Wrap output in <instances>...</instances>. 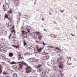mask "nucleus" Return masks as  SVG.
Segmentation results:
<instances>
[{"label":"nucleus","mask_w":77,"mask_h":77,"mask_svg":"<svg viewBox=\"0 0 77 77\" xmlns=\"http://www.w3.org/2000/svg\"><path fill=\"white\" fill-rule=\"evenodd\" d=\"M12 34H10V36H9L8 38L9 40L12 41V39L13 42L14 44H17L18 42L15 39L16 38V36H15V31H12L11 32Z\"/></svg>","instance_id":"obj_1"},{"label":"nucleus","mask_w":77,"mask_h":77,"mask_svg":"<svg viewBox=\"0 0 77 77\" xmlns=\"http://www.w3.org/2000/svg\"><path fill=\"white\" fill-rule=\"evenodd\" d=\"M18 63H19V67L17 68V69H19V71H21L23 69V64L25 66H27V64L26 63L24 62V61H22L20 62H18Z\"/></svg>","instance_id":"obj_2"},{"label":"nucleus","mask_w":77,"mask_h":77,"mask_svg":"<svg viewBox=\"0 0 77 77\" xmlns=\"http://www.w3.org/2000/svg\"><path fill=\"white\" fill-rule=\"evenodd\" d=\"M63 58L62 57H60L58 59V60H57V62H59L58 64L59 65V68H61L62 67L63 65H62V62H61V61L60 60H63Z\"/></svg>","instance_id":"obj_3"},{"label":"nucleus","mask_w":77,"mask_h":77,"mask_svg":"<svg viewBox=\"0 0 77 77\" xmlns=\"http://www.w3.org/2000/svg\"><path fill=\"white\" fill-rule=\"evenodd\" d=\"M42 66V65L41 64H39L37 66V71L38 72H41L44 71V69L41 67Z\"/></svg>","instance_id":"obj_4"},{"label":"nucleus","mask_w":77,"mask_h":77,"mask_svg":"<svg viewBox=\"0 0 77 77\" xmlns=\"http://www.w3.org/2000/svg\"><path fill=\"white\" fill-rule=\"evenodd\" d=\"M22 33V36L23 38H26V39H27L28 37L26 34H27V32H25L24 31H21Z\"/></svg>","instance_id":"obj_5"},{"label":"nucleus","mask_w":77,"mask_h":77,"mask_svg":"<svg viewBox=\"0 0 77 77\" xmlns=\"http://www.w3.org/2000/svg\"><path fill=\"white\" fill-rule=\"evenodd\" d=\"M31 70H32V67L30 66H27L26 69V73H30L31 72Z\"/></svg>","instance_id":"obj_6"},{"label":"nucleus","mask_w":77,"mask_h":77,"mask_svg":"<svg viewBox=\"0 0 77 77\" xmlns=\"http://www.w3.org/2000/svg\"><path fill=\"white\" fill-rule=\"evenodd\" d=\"M5 7L6 9H9V3L7 4L6 3L5 4V5H3V8L5 9Z\"/></svg>","instance_id":"obj_7"},{"label":"nucleus","mask_w":77,"mask_h":77,"mask_svg":"<svg viewBox=\"0 0 77 77\" xmlns=\"http://www.w3.org/2000/svg\"><path fill=\"white\" fill-rule=\"evenodd\" d=\"M38 45H36V48L37 49V50L38 53H40V52H41V50L43 49V48H38Z\"/></svg>","instance_id":"obj_8"},{"label":"nucleus","mask_w":77,"mask_h":77,"mask_svg":"<svg viewBox=\"0 0 77 77\" xmlns=\"http://www.w3.org/2000/svg\"><path fill=\"white\" fill-rule=\"evenodd\" d=\"M42 72L41 73V77L44 76V75H45V74H46V71L45 70H43Z\"/></svg>","instance_id":"obj_9"},{"label":"nucleus","mask_w":77,"mask_h":77,"mask_svg":"<svg viewBox=\"0 0 77 77\" xmlns=\"http://www.w3.org/2000/svg\"><path fill=\"white\" fill-rule=\"evenodd\" d=\"M2 23L0 22V29L2 28ZM3 31L2 30H0V36H2L3 35Z\"/></svg>","instance_id":"obj_10"},{"label":"nucleus","mask_w":77,"mask_h":77,"mask_svg":"<svg viewBox=\"0 0 77 77\" xmlns=\"http://www.w3.org/2000/svg\"><path fill=\"white\" fill-rule=\"evenodd\" d=\"M30 29V26H25L24 27V30H26L27 29Z\"/></svg>","instance_id":"obj_11"},{"label":"nucleus","mask_w":77,"mask_h":77,"mask_svg":"<svg viewBox=\"0 0 77 77\" xmlns=\"http://www.w3.org/2000/svg\"><path fill=\"white\" fill-rule=\"evenodd\" d=\"M26 48L27 49H28V48H29V49H30L32 48L33 47H32V45H29L26 46Z\"/></svg>","instance_id":"obj_12"},{"label":"nucleus","mask_w":77,"mask_h":77,"mask_svg":"<svg viewBox=\"0 0 77 77\" xmlns=\"http://www.w3.org/2000/svg\"><path fill=\"white\" fill-rule=\"evenodd\" d=\"M49 58V56H48L47 55L46 56H45L44 57H43V58H42V60H46V59H48Z\"/></svg>","instance_id":"obj_13"},{"label":"nucleus","mask_w":77,"mask_h":77,"mask_svg":"<svg viewBox=\"0 0 77 77\" xmlns=\"http://www.w3.org/2000/svg\"><path fill=\"white\" fill-rule=\"evenodd\" d=\"M8 49L6 48H5L4 49H2L1 50L2 53H6Z\"/></svg>","instance_id":"obj_14"},{"label":"nucleus","mask_w":77,"mask_h":77,"mask_svg":"<svg viewBox=\"0 0 77 77\" xmlns=\"http://www.w3.org/2000/svg\"><path fill=\"white\" fill-rule=\"evenodd\" d=\"M13 69H18V66L17 65H14L12 66Z\"/></svg>","instance_id":"obj_15"},{"label":"nucleus","mask_w":77,"mask_h":77,"mask_svg":"<svg viewBox=\"0 0 77 77\" xmlns=\"http://www.w3.org/2000/svg\"><path fill=\"white\" fill-rule=\"evenodd\" d=\"M11 25H12V23H11V22H10L7 25H6V26L7 27H9H9H11Z\"/></svg>","instance_id":"obj_16"},{"label":"nucleus","mask_w":77,"mask_h":77,"mask_svg":"<svg viewBox=\"0 0 77 77\" xmlns=\"http://www.w3.org/2000/svg\"><path fill=\"white\" fill-rule=\"evenodd\" d=\"M33 60L35 62H37V63H39V61H38V59H36L35 58H33Z\"/></svg>","instance_id":"obj_17"},{"label":"nucleus","mask_w":77,"mask_h":77,"mask_svg":"<svg viewBox=\"0 0 77 77\" xmlns=\"http://www.w3.org/2000/svg\"><path fill=\"white\" fill-rule=\"evenodd\" d=\"M14 4H18V0H14Z\"/></svg>","instance_id":"obj_18"},{"label":"nucleus","mask_w":77,"mask_h":77,"mask_svg":"<svg viewBox=\"0 0 77 77\" xmlns=\"http://www.w3.org/2000/svg\"><path fill=\"white\" fill-rule=\"evenodd\" d=\"M2 65H0V74H1L2 72Z\"/></svg>","instance_id":"obj_19"},{"label":"nucleus","mask_w":77,"mask_h":77,"mask_svg":"<svg viewBox=\"0 0 77 77\" xmlns=\"http://www.w3.org/2000/svg\"><path fill=\"white\" fill-rule=\"evenodd\" d=\"M1 56L2 58H3L4 59H6V56H5V55L4 54H2L1 55Z\"/></svg>","instance_id":"obj_20"},{"label":"nucleus","mask_w":77,"mask_h":77,"mask_svg":"<svg viewBox=\"0 0 77 77\" xmlns=\"http://www.w3.org/2000/svg\"><path fill=\"white\" fill-rule=\"evenodd\" d=\"M13 54H14L13 53H10L9 54V56H10V57H12V56H13Z\"/></svg>","instance_id":"obj_21"},{"label":"nucleus","mask_w":77,"mask_h":77,"mask_svg":"<svg viewBox=\"0 0 77 77\" xmlns=\"http://www.w3.org/2000/svg\"><path fill=\"white\" fill-rule=\"evenodd\" d=\"M16 63H17V62H14V61H12L10 63V64H11V65H13L14 64H16Z\"/></svg>","instance_id":"obj_22"},{"label":"nucleus","mask_w":77,"mask_h":77,"mask_svg":"<svg viewBox=\"0 0 77 77\" xmlns=\"http://www.w3.org/2000/svg\"><path fill=\"white\" fill-rule=\"evenodd\" d=\"M58 68V66H54V67H53V68L54 69H55V70H57L56 68Z\"/></svg>","instance_id":"obj_23"},{"label":"nucleus","mask_w":77,"mask_h":77,"mask_svg":"<svg viewBox=\"0 0 77 77\" xmlns=\"http://www.w3.org/2000/svg\"><path fill=\"white\" fill-rule=\"evenodd\" d=\"M8 20H9V21L10 22V23L12 21V18H11V17H9L8 18Z\"/></svg>","instance_id":"obj_24"},{"label":"nucleus","mask_w":77,"mask_h":77,"mask_svg":"<svg viewBox=\"0 0 77 77\" xmlns=\"http://www.w3.org/2000/svg\"><path fill=\"white\" fill-rule=\"evenodd\" d=\"M38 38L39 40H41V39H42V36L40 35H38Z\"/></svg>","instance_id":"obj_25"},{"label":"nucleus","mask_w":77,"mask_h":77,"mask_svg":"<svg viewBox=\"0 0 77 77\" xmlns=\"http://www.w3.org/2000/svg\"><path fill=\"white\" fill-rule=\"evenodd\" d=\"M5 2L6 3H7V4H8V3L10 2V1L9 0H5Z\"/></svg>","instance_id":"obj_26"},{"label":"nucleus","mask_w":77,"mask_h":77,"mask_svg":"<svg viewBox=\"0 0 77 77\" xmlns=\"http://www.w3.org/2000/svg\"><path fill=\"white\" fill-rule=\"evenodd\" d=\"M23 44L24 46H25L27 45V43L26 42V41L25 40H24Z\"/></svg>","instance_id":"obj_27"},{"label":"nucleus","mask_w":77,"mask_h":77,"mask_svg":"<svg viewBox=\"0 0 77 77\" xmlns=\"http://www.w3.org/2000/svg\"><path fill=\"white\" fill-rule=\"evenodd\" d=\"M13 77H17V73H14L13 75Z\"/></svg>","instance_id":"obj_28"},{"label":"nucleus","mask_w":77,"mask_h":77,"mask_svg":"<svg viewBox=\"0 0 77 77\" xmlns=\"http://www.w3.org/2000/svg\"><path fill=\"white\" fill-rule=\"evenodd\" d=\"M51 63L50 62H48L47 63V65H49V66H50L51 65Z\"/></svg>","instance_id":"obj_29"},{"label":"nucleus","mask_w":77,"mask_h":77,"mask_svg":"<svg viewBox=\"0 0 77 77\" xmlns=\"http://www.w3.org/2000/svg\"><path fill=\"white\" fill-rule=\"evenodd\" d=\"M24 17L26 19H27V18H28V16H27L26 15H25L24 16Z\"/></svg>","instance_id":"obj_30"},{"label":"nucleus","mask_w":77,"mask_h":77,"mask_svg":"<svg viewBox=\"0 0 77 77\" xmlns=\"http://www.w3.org/2000/svg\"><path fill=\"white\" fill-rule=\"evenodd\" d=\"M36 34L38 36H39V35H41V33H39V32H36Z\"/></svg>","instance_id":"obj_31"},{"label":"nucleus","mask_w":77,"mask_h":77,"mask_svg":"<svg viewBox=\"0 0 77 77\" xmlns=\"http://www.w3.org/2000/svg\"><path fill=\"white\" fill-rule=\"evenodd\" d=\"M7 33H8V32H7V31H5L4 32V35H7Z\"/></svg>","instance_id":"obj_32"},{"label":"nucleus","mask_w":77,"mask_h":77,"mask_svg":"<svg viewBox=\"0 0 77 77\" xmlns=\"http://www.w3.org/2000/svg\"><path fill=\"white\" fill-rule=\"evenodd\" d=\"M60 68H62L61 67H60ZM62 68H61L60 70H59V72H62Z\"/></svg>","instance_id":"obj_33"},{"label":"nucleus","mask_w":77,"mask_h":77,"mask_svg":"<svg viewBox=\"0 0 77 77\" xmlns=\"http://www.w3.org/2000/svg\"><path fill=\"white\" fill-rule=\"evenodd\" d=\"M6 60L7 62H11V60H9V59H6Z\"/></svg>","instance_id":"obj_34"},{"label":"nucleus","mask_w":77,"mask_h":77,"mask_svg":"<svg viewBox=\"0 0 77 77\" xmlns=\"http://www.w3.org/2000/svg\"><path fill=\"white\" fill-rule=\"evenodd\" d=\"M18 56H19V57H21V53H19L18 54Z\"/></svg>","instance_id":"obj_35"},{"label":"nucleus","mask_w":77,"mask_h":77,"mask_svg":"<svg viewBox=\"0 0 77 77\" xmlns=\"http://www.w3.org/2000/svg\"><path fill=\"white\" fill-rule=\"evenodd\" d=\"M8 13H9L10 14H12V10H10V11H8Z\"/></svg>","instance_id":"obj_36"},{"label":"nucleus","mask_w":77,"mask_h":77,"mask_svg":"<svg viewBox=\"0 0 77 77\" xmlns=\"http://www.w3.org/2000/svg\"><path fill=\"white\" fill-rule=\"evenodd\" d=\"M53 64H56V62L55 60H53Z\"/></svg>","instance_id":"obj_37"},{"label":"nucleus","mask_w":77,"mask_h":77,"mask_svg":"<svg viewBox=\"0 0 77 77\" xmlns=\"http://www.w3.org/2000/svg\"><path fill=\"white\" fill-rule=\"evenodd\" d=\"M8 14H6V15H5V18H8Z\"/></svg>","instance_id":"obj_38"},{"label":"nucleus","mask_w":77,"mask_h":77,"mask_svg":"<svg viewBox=\"0 0 77 77\" xmlns=\"http://www.w3.org/2000/svg\"><path fill=\"white\" fill-rule=\"evenodd\" d=\"M2 65H3V66L5 65V63L4 62H2Z\"/></svg>","instance_id":"obj_39"},{"label":"nucleus","mask_w":77,"mask_h":77,"mask_svg":"<svg viewBox=\"0 0 77 77\" xmlns=\"http://www.w3.org/2000/svg\"><path fill=\"white\" fill-rule=\"evenodd\" d=\"M26 30H27V32H28V33H30V29H26Z\"/></svg>","instance_id":"obj_40"},{"label":"nucleus","mask_w":77,"mask_h":77,"mask_svg":"<svg viewBox=\"0 0 77 77\" xmlns=\"http://www.w3.org/2000/svg\"><path fill=\"white\" fill-rule=\"evenodd\" d=\"M55 49H56L57 50V49H58V50H60V49H59V47H58L55 48Z\"/></svg>","instance_id":"obj_41"},{"label":"nucleus","mask_w":77,"mask_h":77,"mask_svg":"<svg viewBox=\"0 0 77 77\" xmlns=\"http://www.w3.org/2000/svg\"><path fill=\"white\" fill-rule=\"evenodd\" d=\"M60 75L61 77H62V76H63V75H64V74L61 73Z\"/></svg>","instance_id":"obj_42"},{"label":"nucleus","mask_w":77,"mask_h":77,"mask_svg":"<svg viewBox=\"0 0 77 77\" xmlns=\"http://www.w3.org/2000/svg\"><path fill=\"white\" fill-rule=\"evenodd\" d=\"M41 77H48V76H47V75H45L43 76H41Z\"/></svg>","instance_id":"obj_43"},{"label":"nucleus","mask_w":77,"mask_h":77,"mask_svg":"<svg viewBox=\"0 0 77 77\" xmlns=\"http://www.w3.org/2000/svg\"><path fill=\"white\" fill-rule=\"evenodd\" d=\"M36 42L37 43H39V44H41V43H39V41H36Z\"/></svg>","instance_id":"obj_44"},{"label":"nucleus","mask_w":77,"mask_h":77,"mask_svg":"<svg viewBox=\"0 0 77 77\" xmlns=\"http://www.w3.org/2000/svg\"><path fill=\"white\" fill-rule=\"evenodd\" d=\"M58 56H60V53L59 52H58Z\"/></svg>","instance_id":"obj_45"},{"label":"nucleus","mask_w":77,"mask_h":77,"mask_svg":"<svg viewBox=\"0 0 77 77\" xmlns=\"http://www.w3.org/2000/svg\"><path fill=\"white\" fill-rule=\"evenodd\" d=\"M21 30H24V27H22L21 28Z\"/></svg>","instance_id":"obj_46"},{"label":"nucleus","mask_w":77,"mask_h":77,"mask_svg":"<svg viewBox=\"0 0 77 77\" xmlns=\"http://www.w3.org/2000/svg\"><path fill=\"white\" fill-rule=\"evenodd\" d=\"M29 54H30V53H26V55H29Z\"/></svg>","instance_id":"obj_47"},{"label":"nucleus","mask_w":77,"mask_h":77,"mask_svg":"<svg viewBox=\"0 0 77 77\" xmlns=\"http://www.w3.org/2000/svg\"><path fill=\"white\" fill-rule=\"evenodd\" d=\"M50 36L51 37H53V36H54V35H53V34H51L50 35Z\"/></svg>","instance_id":"obj_48"},{"label":"nucleus","mask_w":77,"mask_h":77,"mask_svg":"<svg viewBox=\"0 0 77 77\" xmlns=\"http://www.w3.org/2000/svg\"><path fill=\"white\" fill-rule=\"evenodd\" d=\"M42 43H43V45L45 46V43H44V42H42Z\"/></svg>","instance_id":"obj_49"},{"label":"nucleus","mask_w":77,"mask_h":77,"mask_svg":"<svg viewBox=\"0 0 77 77\" xmlns=\"http://www.w3.org/2000/svg\"><path fill=\"white\" fill-rule=\"evenodd\" d=\"M17 21L18 22H20V18L18 19Z\"/></svg>","instance_id":"obj_50"},{"label":"nucleus","mask_w":77,"mask_h":77,"mask_svg":"<svg viewBox=\"0 0 77 77\" xmlns=\"http://www.w3.org/2000/svg\"><path fill=\"white\" fill-rule=\"evenodd\" d=\"M55 75H52V76L53 77H55Z\"/></svg>","instance_id":"obj_51"},{"label":"nucleus","mask_w":77,"mask_h":77,"mask_svg":"<svg viewBox=\"0 0 77 77\" xmlns=\"http://www.w3.org/2000/svg\"><path fill=\"white\" fill-rule=\"evenodd\" d=\"M35 38H37V36L35 35Z\"/></svg>","instance_id":"obj_52"},{"label":"nucleus","mask_w":77,"mask_h":77,"mask_svg":"<svg viewBox=\"0 0 77 77\" xmlns=\"http://www.w3.org/2000/svg\"><path fill=\"white\" fill-rule=\"evenodd\" d=\"M36 48H34V51H35V53H36Z\"/></svg>","instance_id":"obj_53"},{"label":"nucleus","mask_w":77,"mask_h":77,"mask_svg":"<svg viewBox=\"0 0 77 77\" xmlns=\"http://www.w3.org/2000/svg\"><path fill=\"white\" fill-rule=\"evenodd\" d=\"M61 12H62V13L63 12H64V11L61 10Z\"/></svg>","instance_id":"obj_54"},{"label":"nucleus","mask_w":77,"mask_h":77,"mask_svg":"<svg viewBox=\"0 0 77 77\" xmlns=\"http://www.w3.org/2000/svg\"><path fill=\"white\" fill-rule=\"evenodd\" d=\"M73 60L75 61H76V60H75V58H73Z\"/></svg>","instance_id":"obj_55"},{"label":"nucleus","mask_w":77,"mask_h":77,"mask_svg":"<svg viewBox=\"0 0 77 77\" xmlns=\"http://www.w3.org/2000/svg\"><path fill=\"white\" fill-rule=\"evenodd\" d=\"M18 13L20 15V16H21V14L20 13L18 12Z\"/></svg>","instance_id":"obj_56"},{"label":"nucleus","mask_w":77,"mask_h":77,"mask_svg":"<svg viewBox=\"0 0 77 77\" xmlns=\"http://www.w3.org/2000/svg\"><path fill=\"white\" fill-rule=\"evenodd\" d=\"M71 35H72V36H74V35H73L72 33H71Z\"/></svg>","instance_id":"obj_57"},{"label":"nucleus","mask_w":77,"mask_h":77,"mask_svg":"<svg viewBox=\"0 0 77 77\" xmlns=\"http://www.w3.org/2000/svg\"><path fill=\"white\" fill-rule=\"evenodd\" d=\"M54 51H56L57 50V49H55H55H54Z\"/></svg>","instance_id":"obj_58"},{"label":"nucleus","mask_w":77,"mask_h":77,"mask_svg":"<svg viewBox=\"0 0 77 77\" xmlns=\"http://www.w3.org/2000/svg\"><path fill=\"white\" fill-rule=\"evenodd\" d=\"M50 48H53V47H50Z\"/></svg>","instance_id":"obj_59"},{"label":"nucleus","mask_w":77,"mask_h":77,"mask_svg":"<svg viewBox=\"0 0 77 77\" xmlns=\"http://www.w3.org/2000/svg\"><path fill=\"white\" fill-rule=\"evenodd\" d=\"M4 74H7V73H6L5 72H4Z\"/></svg>","instance_id":"obj_60"},{"label":"nucleus","mask_w":77,"mask_h":77,"mask_svg":"<svg viewBox=\"0 0 77 77\" xmlns=\"http://www.w3.org/2000/svg\"><path fill=\"white\" fill-rule=\"evenodd\" d=\"M69 59H70V60H71V58L70 57H69Z\"/></svg>","instance_id":"obj_61"},{"label":"nucleus","mask_w":77,"mask_h":77,"mask_svg":"<svg viewBox=\"0 0 77 77\" xmlns=\"http://www.w3.org/2000/svg\"><path fill=\"white\" fill-rule=\"evenodd\" d=\"M2 18V16H1V15L0 14V19Z\"/></svg>","instance_id":"obj_62"},{"label":"nucleus","mask_w":77,"mask_h":77,"mask_svg":"<svg viewBox=\"0 0 77 77\" xmlns=\"http://www.w3.org/2000/svg\"><path fill=\"white\" fill-rule=\"evenodd\" d=\"M20 59H21L22 58H21V57H20Z\"/></svg>","instance_id":"obj_63"},{"label":"nucleus","mask_w":77,"mask_h":77,"mask_svg":"<svg viewBox=\"0 0 77 77\" xmlns=\"http://www.w3.org/2000/svg\"><path fill=\"white\" fill-rule=\"evenodd\" d=\"M42 20H44V19H43V18H42Z\"/></svg>","instance_id":"obj_64"}]
</instances>
